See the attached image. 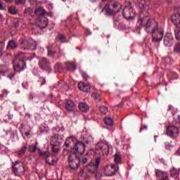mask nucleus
<instances>
[{"instance_id": "obj_37", "label": "nucleus", "mask_w": 180, "mask_h": 180, "mask_svg": "<svg viewBox=\"0 0 180 180\" xmlns=\"http://www.w3.org/2000/svg\"><path fill=\"white\" fill-rule=\"evenodd\" d=\"M174 34L176 40H180V28L174 29Z\"/></svg>"}, {"instance_id": "obj_10", "label": "nucleus", "mask_w": 180, "mask_h": 180, "mask_svg": "<svg viewBox=\"0 0 180 180\" xmlns=\"http://www.w3.org/2000/svg\"><path fill=\"white\" fill-rule=\"evenodd\" d=\"M20 44L22 50H36V45H33L30 43V41L26 38H20Z\"/></svg>"}, {"instance_id": "obj_3", "label": "nucleus", "mask_w": 180, "mask_h": 180, "mask_svg": "<svg viewBox=\"0 0 180 180\" xmlns=\"http://www.w3.org/2000/svg\"><path fill=\"white\" fill-rule=\"evenodd\" d=\"M68 161L71 169H78L81 165V158H79L75 153H70Z\"/></svg>"}, {"instance_id": "obj_32", "label": "nucleus", "mask_w": 180, "mask_h": 180, "mask_svg": "<svg viewBox=\"0 0 180 180\" xmlns=\"http://www.w3.org/2000/svg\"><path fill=\"white\" fill-rule=\"evenodd\" d=\"M37 150V143H35L34 144H32L28 148V150L30 151V153H35Z\"/></svg>"}, {"instance_id": "obj_47", "label": "nucleus", "mask_w": 180, "mask_h": 180, "mask_svg": "<svg viewBox=\"0 0 180 180\" xmlns=\"http://www.w3.org/2000/svg\"><path fill=\"white\" fill-rule=\"evenodd\" d=\"M5 49V42L0 41V50L4 51Z\"/></svg>"}, {"instance_id": "obj_64", "label": "nucleus", "mask_w": 180, "mask_h": 180, "mask_svg": "<svg viewBox=\"0 0 180 180\" xmlns=\"http://www.w3.org/2000/svg\"><path fill=\"white\" fill-rule=\"evenodd\" d=\"M1 18H2V15L1 14H0V19H1Z\"/></svg>"}, {"instance_id": "obj_44", "label": "nucleus", "mask_w": 180, "mask_h": 180, "mask_svg": "<svg viewBox=\"0 0 180 180\" xmlns=\"http://www.w3.org/2000/svg\"><path fill=\"white\" fill-rule=\"evenodd\" d=\"M46 163L49 164V165H54L57 164V160L52 159V160L50 162V159H49V162H46Z\"/></svg>"}, {"instance_id": "obj_14", "label": "nucleus", "mask_w": 180, "mask_h": 180, "mask_svg": "<svg viewBox=\"0 0 180 180\" xmlns=\"http://www.w3.org/2000/svg\"><path fill=\"white\" fill-rule=\"evenodd\" d=\"M172 41H174V35L171 32H167L163 38V43L166 47H171L172 46Z\"/></svg>"}, {"instance_id": "obj_9", "label": "nucleus", "mask_w": 180, "mask_h": 180, "mask_svg": "<svg viewBox=\"0 0 180 180\" xmlns=\"http://www.w3.org/2000/svg\"><path fill=\"white\" fill-rule=\"evenodd\" d=\"M166 133L169 137H172V139H176L179 135V128L172 124H169L166 129Z\"/></svg>"}, {"instance_id": "obj_8", "label": "nucleus", "mask_w": 180, "mask_h": 180, "mask_svg": "<svg viewBox=\"0 0 180 180\" xmlns=\"http://www.w3.org/2000/svg\"><path fill=\"white\" fill-rule=\"evenodd\" d=\"M103 170L105 176H113L119 171V166L115 164L106 165L103 167Z\"/></svg>"}, {"instance_id": "obj_48", "label": "nucleus", "mask_w": 180, "mask_h": 180, "mask_svg": "<svg viewBox=\"0 0 180 180\" xmlns=\"http://www.w3.org/2000/svg\"><path fill=\"white\" fill-rule=\"evenodd\" d=\"M148 127L147 125H142L141 129H140V133H141V131H143V130H147Z\"/></svg>"}, {"instance_id": "obj_24", "label": "nucleus", "mask_w": 180, "mask_h": 180, "mask_svg": "<svg viewBox=\"0 0 180 180\" xmlns=\"http://www.w3.org/2000/svg\"><path fill=\"white\" fill-rule=\"evenodd\" d=\"M112 11L114 13H117L122 9V4L119 2H116L112 4Z\"/></svg>"}, {"instance_id": "obj_40", "label": "nucleus", "mask_w": 180, "mask_h": 180, "mask_svg": "<svg viewBox=\"0 0 180 180\" xmlns=\"http://www.w3.org/2000/svg\"><path fill=\"white\" fill-rule=\"evenodd\" d=\"M108 108L105 106H101L100 107V112H101V113L103 115H106L108 113Z\"/></svg>"}, {"instance_id": "obj_56", "label": "nucleus", "mask_w": 180, "mask_h": 180, "mask_svg": "<svg viewBox=\"0 0 180 180\" xmlns=\"http://www.w3.org/2000/svg\"><path fill=\"white\" fill-rule=\"evenodd\" d=\"M172 109H174V107L172 105H169L168 110H172Z\"/></svg>"}, {"instance_id": "obj_38", "label": "nucleus", "mask_w": 180, "mask_h": 180, "mask_svg": "<svg viewBox=\"0 0 180 180\" xmlns=\"http://www.w3.org/2000/svg\"><path fill=\"white\" fill-rule=\"evenodd\" d=\"M91 96L94 99V101H101V95L98 93H93L91 94Z\"/></svg>"}, {"instance_id": "obj_19", "label": "nucleus", "mask_w": 180, "mask_h": 180, "mask_svg": "<svg viewBox=\"0 0 180 180\" xmlns=\"http://www.w3.org/2000/svg\"><path fill=\"white\" fill-rule=\"evenodd\" d=\"M15 49H18V43H16V41L10 40L8 43L7 46H6V49L8 51H11L12 50H15Z\"/></svg>"}, {"instance_id": "obj_7", "label": "nucleus", "mask_w": 180, "mask_h": 180, "mask_svg": "<svg viewBox=\"0 0 180 180\" xmlns=\"http://www.w3.org/2000/svg\"><path fill=\"white\" fill-rule=\"evenodd\" d=\"M49 26V20L46 17H41V18H38L37 25H33L32 27V33L34 34H37L39 33V29H44Z\"/></svg>"}, {"instance_id": "obj_53", "label": "nucleus", "mask_w": 180, "mask_h": 180, "mask_svg": "<svg viewBox=\"0 0 180 180\" xmlns=\"http://www.w3.org/2000/svg\"><path fill=\"white\" fill-rule=\"evenodd\" d=\"M3 94L4 95H8V94H9V91H8L7 89H4L3 91Z\"/></svg>"}, {"instance_id": "obj_50", "label": "nucleus", "mask_w": 180, "mask_h": 180, "mask_svg": "<svg viewBox=\"0 0 180 180\" xmlns=\"http://www.w3.org/2000/svg\"><path fill=\"white\" fill-rule=\"evenodd\" d=\"M15 75H16V73L13 72V73H11L10 75H8V77L10 78V79H12V78H13V77H15Z\"/></svg>"}, {"instance_id": "obj_2", "label": "nucleus", "mask_w": 180, "mask_h": 180, "mask_svg": "<svg viewBox=\"0 0 180 180\" xmlns=\"http://www.w3.org/2000/svg\"><path fill=\"white\" fill-rule=\"evenodd\" d=\"M95 154L105 157L109 154V145L105 141H100L96 144Z\"/></svg>"}, {"instance_id": "obj_52", "label": "nucleus", "mask_w": 180, "mask_h": 180, "mask_svg": "<svg viewBox=\"0 0 180 180\" xmlns=\"http://www.w3.org/2000/svg\"><path fill=\"white\" fill-rule=\"evenodd\" d=\"M82 164H86L88 162V159L86 158H84L82 160Z\"/></svg>"}, {"instance_id": "obj_21", "label": "nucleus", "mask_w": 180, "mask_h": 180, "mask_svg": "<svg viewBox=\"0 0 180 180\" xmlns=\"http://www.w3.org/2000/svg\"><path fill=\"white\" fill-rule=\"evenodd\" d=\"M35 15L38 16V19L45 18L44 15H46V10L41 7L38 8L35 10Z\"/></svg>"}, {"instance_id": "obj_58", "label": "nucleus", "mask_w": 180, "mask_h": 180, "mask_svg": "<svg viewBox=\"0 0 180 180\" xmlns=\"http://www.w3.org/2000/svg\"><path fill=\"white\" fill-rule=\"evenodd\" d=\"M177 120L179 121V123H180V115H178Z\"/></svg>"}, {"instance_id": "obj_18", "label": "nucleus", "mask_w": 180, "mask_h": 180, "mask_svg": "<svg viewBox=\"0 0 180 180\" xmlns=\"http://www.w3.org/2000/svg\"><path fill=\"white\" fill-rule=\"evenodd\" d=\"M75 106V104L74 103V101L72 100H67L66 103L65 105V108L68 112H74V108Z\"/></svg>"}, {"instance_id": "obj_42", "label": "nucleus", "mask_w": 180, "mask_h": 180, "mask_svg": "<svg viewBox=\"0 0 180 180\" xmlns=\"http://www.w3.org/2000/svg\"><path fill=\"white\" fill-rule=\"evenodd\" d=\"M55 68L56 71H62L63 70V65L61 63H56L55 65Z\"/></svg>"}, {"instance_id": "obj_28", "label": "nucleus", "mask_w": 180, "mask_h": 180, "mask_svg": "<svg viewBox=\"0 0 180 180\" xmlns=\"http://www.w3.org/2000/svg\"><path fill=\"white\" fill-rule=\"evenodd\" d=\"M104 123L107 126H113V124L115 122L110 117H106L105 118H104Z\"/></svg>"}, {"instance_id": "obj_54", "label": "nucleus", "mask_w": 180, "mask_h": 180, "mask_svg": "<svg viewBox=\"0 0 180 180\" xmlns=\"http://www.w3.org/2000/svg\"><path fill=\"white\" fill-rule=\"evenodd\" d=\"M42 82L41 83V85H44L46 84V79L44 78H41Z\"/></svg>"}, {"instance_id": "obj_63", "label": "nucleus", "mask_w": 180, "mask_h": 180, "mask_svg": "<svg viewBox=\"0 0 180 180\" xmlns=\"http://www.w3.org/2000/svg\"><path fill=\"white\" fill-rule=\"evenodd\" d=\"M123 140H124V137L122 138V141H123Z\"/></svg>"}, {"instance_id": "obj_11", "label": "nucleus", "mask_w": 180, "mask_h": 180, "mask_svg": "<svg viewBox=\"0 0 180 180\" xmlns=\"http://www.w3.org/2000/svg\"><path fill=\"white\" fill-rule=\"evenodd\" d=\"M38 64L41 70L44 71H51V63L47 58H41Z\"/></svg>"}, {"instance_id": "obj_39", "label": "nucleus", "mask_w": 180, "mask_h": 180, "mask_svg": "<svg viewBox=\"0 0 180 180\" xmlns=\"http://www.w3.org/2000/svg\"><path fill=\"white\" fill-rule=\"evenodd\" d=\"M171 176L173 177V178H178V176H179V173H178V171H176V169H172L171 171Z\"/></svg>"}, {"instance_id": "obj_61", "label": "nucleus", "mask_w": 180, "mask_h": 180, "mask_svg": "<svg viewBox=\"0 0 180 180\" xmlns=\"http://www.w3.org/2000/svg\"><path fill=\"white\" fill-rule=\"evenodd\" d=\"M167 2H169V4H171V0H167Z\"/></svg>"}, {"instance_id": "obj_46", "label": "nucleus", "mask_w": 180, "mask_h": 180, "mask_svg": "<svg viewBox=\"0 0 180 180\" xmlns=\"http://www.w3.org/2000/svg\"><path fill=\"white\" fill-rule=\"evenodd\" d=\"M82 78H84V79H88V78H89V76L88 75V74H86V72H82Z\"/></svg>"}, {"instance_id": "obj_43", "label": "nucleus", "mask_w": 180, "mask_h": 180, "mask_svg": "<svg viewBox=\"0 0 180 180\" xmlns=\"http://www.w3.org/2000/svg\"><path fill=\"white\" fill-rule=\"evenodd\" d=\"M15 5H25L26 0H14Z\"/></svg>"}, {"instance_id": "obj_51", "label": "nucleus", "mask_w": 180, "mask_h": 180, "mask_svg": "<svg viewBox=\"0 0 180 180\" xmlns=\"http://www.w3.org/2000/svg\"><path fill=\"white\" fill-rule=\"evenodd\" d=\"M0 11H5V7H4V4L0 1Z\"/></svg>"}, {"instance_id": "obj_41", "label": "nucleus", "mask_w": 180, "mask_h": 180, "mask_svg": "<svg viewBox=\"0 0 180 180\" xmlns=\"http://www.w3.org/2000/svg\"><path fill=\"white\" fill-rule=\"evenodd\" d=\"M174 53H180V43H178L174 46Z\"/></svg>"}, {"instance_id": "obj_23", "label": "nucleus", "mask_w": 180, "mask_h": 180, "mask_svg": "<svg viewBox=\"0 0 180 180\" xmlns=\"http://www.w3.org/2000/svg\"><path fill=\"white\" fill-rule=\"evenodd\" d=\"M147 2H150V0H139L138 6L141 11H146L147 8Z\"/></svg>"}, {"instance_id": "obj_12", "label": "nucleus", "mask_w": 180, "mask_h": 180, "mask_svg": "<svg viewBox=\"0 0 180 180\" xmlns=\"http://www.w3.org/2000/svg\"><path fill=\"white\" fill-rule=\"evenodd\" d=\"M85 143L81 141L77 142L72 148L73 154H80L82 155L85 153Z\"/></svg>"}, {"instance_id": "obj_33", "label": "nucleus", "mask_w": 180, "mask_h": 180, "mask_svg": "<svg viewBox=\"0 0 180 180\" xmlns=\"http://www.w3.org/2000/svg\"><path fill=\"white\" fill-rule=\"evenodd\" d=\"M47 50V56H49V57H54V56H56V51L53 50L51 47L48 46Z\"/></svg>"}, {"instance_id": "obj_22", "label": "nucleus", "mask_w": 180, "mask_h": 180, "mask_svg": "<svg viewBox=\"0 0 180 180\" xmlns=\"http://www.w3.org/2000/svg\"><path fill=\"white\" fill-rule=\"evenodd\" d=\"M38 153L40 157H45L46 162H49V158H50V151L49 150L41 151V149H38Z\"/></svg>"}, {"instance_id": "obj_55", "label": "nucleus", "mask_w": 180, "mask_h": 180, "mask_svg": "<svg viewBox=\"0 0 180 180\" xmlns=\"http://www.w3.org/2000/svg\"><path fill=\"white\" fill-rule=\"evenodd\" d=\"M25 134L26 137H29V136H30V132L27 131L25 133Z\"/></svg>"}, {"instance_id": "obj_60", "label": "nucleus", "mask_w": 180, "mask_h": 180, "mask_svg": "<svg viewBox=\"0 0 180 180\" xmlns=\"http://www.w3.org/2000/svg\"><path fill=\"white\" fill-rule=\"evenodd\" d=\"M86 143L89 144V141H86Z\"/></svg>"}, {"instance_id": "obj_35", "label": "nucleus", "mask_w": 180, "mask_h": 180, "mask_svg": "<svg viewBox=\"0 0 180 180\" xmlns=\"http://www.w3.org/2000/svg\"><path fill=\"white\" fill-rule=\"evenodd\" d=\"M20 22V20L19 18H16L13 20V26L15 29H18L19 27V22Z\"/></svg>"}, {"instance_id": "obj_57", "label": "nucleus", "mask_w": 180, "mask_h": 180, "mask_svg": "<svg viewBox=\"0 0 180 180\" xmlns=\"http://www.w3.org/2000/svg\"><path fill=\"white\" fill-rule=\"evenodd\" d=\"M6 2H8V4H11L12 2V0H4Z\"/></svg>"}, {"instance_id": "obj_49", "label": "nucleus", "mask_w": 180, "mask_h": 180, "mask_svg": "<svg viewBox=\"0 0 180 180\" xmlns=\"http://www.w3.org/2000/svg\"><path fill=\"white\" fill-rule=\"evenodd\" d=\"M24 13H25V15H30V8H26L24 11Z\"/></svg>"}, {"instance_id": "obj_5", "label": "nucleus", "mask_w": 180, "mask_h": 180, "mask_svg": "<svg viewBox=\"0 0 180 180\" xmlns=\"http://www.w3.org/2000/svg\"><path fill=\"white\" fill-rule=\"evenodd\" d=\"M12 169L16 176H22L25 174V165L21 161L16 160L13 163Z\"/></svg>"}, {"instance_id": "obj_20", "label": "nucleus", "mask_w": 180, "mask_h": 180, "mask_svg": "<svg viewBox=\"0 0 180 180\" xmlns=\"http://www.w3.org/2000/svg\"><path fill=\"white\" fill-rule=\"evenodd\" d=\"M78 88L80 91H83V92H89V91H91V86L86 84L84 82L79 83Z\"/></svg>"}, {"instance_id": "obj_62", "label": "nucleus", "mask_w": 180, "mask_h": 180, "mask_svg": "<svg viewBox=\"0 0 180 180\" xmlns=\"http://www.w3.org/2000/svg\"><path fill=\"white\" fill-rule=\"evenodd\" d=\"M18 54H19V56H20V54H23V53L20 52Z\"/></svg>"}, {"instance_id": "obj_17", "label": "nucleus", "mask_w": 180, "mask_h": 180, "mask_svg": "<svg viewBox=\"0 0 180 180\" xmlns=\"http://www.w3.org/2000/svg\"><path fill=\"white\" fill-rule=\"evenodd\" d=\"M102 11L105 13L106 16H113V15L115 14L113 8H110V5L109 4H105Z\"/></svg>"}, {"instance_id": "obj_30", "label": "nucleus", "mask_w": 180, "mask_h": 180, "mask_svg": "<svg viewBox=\"0 0 180 180\" xmlns=\"http://www.w3.org/2000/svg\"><path fill=\"white\" fill-rule=\"evenodd\" d=\"M67 67L70 71H75V70H77V65L72 62L68 63Z\"/></svg>"}, {"instance_id": "obj_1", "label": "nucleus", "mask_w": 180, "mask_h": 180, "mask_svg": "<svg viewBox=\"0 0 180 180\" xmlns=\"http://www.w3.org/2000/svg\"><path fill=\"white\" fill-rule=\"evenodd\" d=\"M139 25H141L143 27H145V30L148 33L154 34L157 32V28L158 27V22H157L154 19L144 17L139 20Z\"/></svg>"}, {"instance_id": "obj_25", "label": "nucleus", "mask_w": 180, "mask_h": 180, "mask_svg": "<svg viewBox=\"0 0 180 180\" xmlns=\"http://www.w3.org/2000/svg\"><path fill=\"white\" fill-rule=\"evenodd\" d=\"M79 108L81 112H88L89 110V105L85 103H80L79 104Z\"/></svg>"}, {"instance_id": "obj_36", "label": "nucleus", "mask_w": 180, "mask_h": 180, "mask_svg": "<svg viewBox=\"0 0 180 180\" xmlns=\"http://www.w3.org/2000/svg\"><path fill=\"white\" fill-rule=\"evenodd\" d=\"M60 151V146L56 144H52V153H57Z\"/></svg>"}, {"instance_id": "obj_45", "label": "nucleus", "mask_w": 180, "mask_h": 180, "mask_svg": "<svg viewBox=\"0 0 180 180\" xmlns=\"http://www.w3.org/2000/svg\"><path fill=\"white\" fill-rule=\"evenodd\" d=\"M34 58H36V53H32L28 58H27V60L32 61Z\"/></svg>"}, {"instance_id": "obj_26", "label": "nucleus", "mask_w": 180, "mask_h": 180, "mask_svg": "<svg viewBox=\"0 0 180 180\" xmlns=\"http://www.w3.org/2000/svg\"><path fill=\"white\" fill-rule=\"evenodd\" d=\"M71 141H75V137L70 136L68 139H66L64 143V146L65 147V148H69L70 144H71Z\"/></svg>"}, {"instance_id": "obj_13", "label": "nucleus", "mask_w": 180, "mask_h": 180, "mask_svg": "<svg viewBox=\"0 0 180 180\" xmlns=\"http://www.w3.org/2000/svg\"><path fill=\"white\" fill-rule=\"evenodd\" d=\"M162 37H164V30L158 27L156 32L152 34V41L160 43L162 41Z\"/></svg>"}, {"instance_id": "obj_6", "label": "nucleus", "mask_w": 180, "mask_h": 180, "mask_svg": "<svg viewBox=\"0 0 180 180\" xmlns=\"http://www.w3.org/2000/svg\"><path fill=\"white\" fill-rule=\"evenodd\" d=\"M122 16L127 20H133L136 18V11L131 4L126 6L122 11Z\"/></svg>"}, {"instance_id": "obj_16", "label": "nucleus", "mask_w": 180, "mask_h": 180, "mask_svg": "<svg viewBox=\"0 0 180 180\" xmlns=\"http://www.w3.org/2000/svg\"><path fill=\"white\" fill-rule=\"evenodd\" d=\"M171 20L173 25L176 27V28H180V14L175 13L173 14L171 17Z\"/></svg>"}, {"instance_id": "obj_34", "label": "nucleus", "mask_w": 180, "mask_h": 180, "mask_svg": "<svg viewBox=\"0 0 180 180\" xmlns=\"http://www.w3.org/2000/svg\"><path fill=\"white\" fill-rule=\"evenodd\" d=\"M56 40H60L61 43H65L67 41V39L64 34H59L58 36L56 37Z\"/></svg>"}, {"instance_id": "obj_4", "label": "nucleus", "mask_w": 180, "mask_h": 180, "mask_svg": "<svg viewBox=\"0 0 180 180\" xmlns=\"http://www.w3.org/2000/svg\"><path fill=\"white\" fill-rule=\"evenodd\" d=\"M99 164H101V157H97L95 160V163L91 162L86 166L87 172L92 174L96 176L98 174V169H99Z\"/></svg>"}, {"instance_id": "obj_15", "label": "nucleus", "mask_w": 180, "mask_h": 180, "mask_svg": "<svg viewBox=\"0 0 180 180\" xmlns=\"http://www.w3.org/2000/svg\"><path fill=\"white\" fill-rule=\"evenodd\" d=\"M26 62L23 60H20V63H14L13 69L15 72H22L24 70H26Z\"/></svg>"}, {"instance_id": "obj_31", "label": "nucleus", "mask_w": 180, "mask_h": 180, "mask_svg": "<svg viewBox=\"0 0 180 180\" xmlns=\"http://www.w3.org/2000/svg\"><path fill=\"white\" fill-rule=\"evenodd\" d=\"M114 162H115V164H122V157L120 156V155L116 153L114 155Z\"/></svg>"}, {"instance_id": "obj_29", "label": "nucleus", "mask_w": 180, "mask_h": 180, "mask_svg": "<svg viewBox=\"0 0 180 180\" xmlns=\"http://www.w3.org/2000/svg\"><path fill=\"white\" fill-rule=\"evenodd\" d=\"M8 11L10 15H16L18 13V9H16L15 6L8 7Z\"/></svg>"}, {"instance_id": "obj_59", "label": "nucleus", "mask_w": 180, "mask_h": 180, "mask_svg": "<svg viewBox=\"0 0 180 180\" xmlns=\"http://www.w3.org/2000/svg\"><path fill=\"white\" fill-rule=\"evenodd\" d=\"M2 51H4L0 50V57H2Z\"/></svg>"}, {"instance_id": "obj_27", "label": "nucleus", "mask_w": 180, "mask_h": 180, "mask_svg": "<svg viewBox=\"0 0 180 180\" xmlns=\"http://www.w3.org/2000/svg\"><path fill=\"white\" fill-rule=\"evenodd\" d=\"M27 150V146L23 145V146L21 148V149L17 152L18 157H23V155H25V153H26Z\"/></svg>"}]
</instances>
